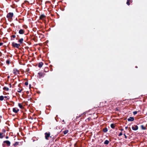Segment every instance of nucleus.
I'll return each mask as SVG.
<instances>
[{
	"instance_id": "72a5a7b5",
	"label": "nucleus",
	"mask_w": 147,
	"mask_h": 147,
	"mask_svg": "<svg viewBox=\"0 0 147 147\" xmlns=\"http://www.w3.org/2000/svg\"><path fill=\"white\" fill-rule=\"evenodd\" d=\"M122 135H123L122 133L121 132L119 133V136H122Z\"/></svg>"
},
{
	"instance_id": "4be33fe9",
	"label": "nucleus",
	"mask_w": 147,
	"mask_h": 147,
	"mask_svg": "<svg viewBox=\"0 0 147 147\" xmlns=\"http://www.w3.org/2000/svg\"><path fill=\"white\" fill-rule=\"evenodd\" d=\"M16 37V36L15 35H13L11 36V40H14V39L12 38H15Z\"/></svg>"
},
{
	"instance_id": "9d476101",
	"label": "nucleus",
	"mask_w": 147,
	"mask_h": 147,
	"mask_svg": "<svg viewBox=\"0 0 147 147\" xmlns=\"http://www.w3.org/2000/svg\"><path fill=\"white\" fill-rule=\"evenodd\" d=\"M19 111V109H18L16 108H13V112H14L16 113H17Z\"/></svg>"
},
{
	"instance_id": "5701e85b",
	"label": "nucleus",
	"mask_w": 147,
	"mask_h": 147,
	"mask_svg": "<svg viewBox=\"0 0 147 147\" xmlns=\"http://www.w3.org/2000/svg\"><path fill=\"white\" fill-rule=\"evenodd\" d=\"M19 144V142H15L14 144H13V145L15 146H18Z\"/></svg>"
},
{
	"instance_id": "c03bdc74",
	"label": "nucleus",
	"mask_w": 147,
	"mask_h": 147,
	"mask_svg": "<svg viewBox=\"0 0 147 147\" xmlns=\"http://www.w3.org/2000/svg\"><path fill=\"white\" fill-rule=\"evenodd\" d=\"M31 86V84H30L29 85V87H30Z\"/></svg>"
},
{
	"instance_id": "f704fd0d",
	"label": "nucleus",
	"mask_w": 147,
	"mask_h": 147,
	"mask_svg": "<svg viewBox=\"0 0 147 147\" xmlns=\"http://www.w3.org/2000/svg\"><path fill=\"white\" fill-rule=\"evenodd\" d=\"M3 43L0 42V46H2L3 45Z\"/></svg>"
},
{
	"instance_id": "20e7f679",
	"label": "nucleus",
	"mask_w": 147,
	"mask_h": 147,
	"mask_svg": "<svg viewBox=\"0 0 147 147\" xmlns=\"http://www.w3.org/2000/svg\"><path fill=\"white\" fill-rule=\"evenodd\" d=\"M38 76H37L39 79H40L41 77H44V74L41 72H39L38 73Z\"/></svg>"
},
{
	"instance_id": "de8ad7c7",
	"label": "nucleus",
	"mask_w": 147,
	"mask_h": 147,
	"mask_svg": "<svg viewBox=\"0 0 147 147\" xmlns=\"http://www.w3.org/2000/svg\"><path fill=\"white\" fill-rule=\"evenodd\" d=\"M63 122H64V120H63Z\"/></svg>"
},
{
	"instance_id": "a18cd8bd",
	"label": "nucleus",
	"mask_w": 147,
	"mask_h": 147,
	"mask_svg": "<svg viewBox=\"0 0 147 147\" xmlns=\"http://www.w3.org/2000/svg\"><path fill=\"white\" fill-rule=\"evenodd\" d=\"M123 129H121V131H123Z\"/></svg>"
},
{
	"instance_id": "ea45409f",
	"label": "nucleus",
	"mask_w": 147,
	"mask_h": 147,
	"mask_svg": "<svg viewBox=\"0 0 147 147\" xmlns=\"http://www.w3.org/2000/svg\"><path fill=\"white\" fill-rule=\"evenodd\" d=\"M116 109V111H119V109Z\"/></svg>"
},
{
	"instance_id": "4468645a",
	"label": "nucleus",
	"mask_w": 147,
	"mask_h": 147,
	"mask_svg": "<svg viewBox=\"0 0 147 147\" xmlns=\"http://www.w3.org/2000/svg\"><path fill=\"white\" fill-rule=\"evenodd\" d=\"M140 127L142 130H144L146 129V126H144L143 125H141Z\"/></svg>"
},
{
	"instance_id": "8fccbe9b",
	"label": "nucleus",
	"mask_w": 147,
	"mask_h": 147,
	"mask_svg": "<svg viewBox=\"0 0 147 147\" xmlns=\"http://www.w3.org/2000/svg\"><path fill=\"white\" fill-rule=\"evenodd\" d=\"M9 76H8V78H9Z\"/></svg>"
},
{
	"instance_id": "a19ab883",
	"label": "nucleus",
	"mask_w": 147,
	"mask_h": 147,
	"mask_svg": "<svg viewBox=\"0 0 147 147\" xmlns=\"http://www.w3.org/2000/svg\"><path fill=\"white\" fill-rule=\"evenodd\" d=\"M134 120H128V121H133Z\"/></svg>"
},
{
	"instance_id": "37998d69",
	"label": "nucleus",
	"mask_w": 147,
	"mask_h": 147,
	"mask_svg": "<svg viewBox=\"0 0 147 147\" xmlns=\"http://www.w3.org/2000/svg\"><path fill=\"white\" fill-rule=\"evenodd\" d=\"M117 119V120H118L119 119Z\"/></svg>"
},
{
	"instance_id": "49530a36",
	"label": "nucleus",
	"mask_w": 147,
	"mask_h": 147,
	"mask_svg": "<svg viewBox=\"0 0 147 147\" xmlns=\"http://www.w3.org/2000/svg\"><path fill=\"white\" fill-rule=\"evenodd\" d=\"M136 68H138V67H137V66H136Z\"/></svg>"
},
{
	"instance_id": "473e14b6",
	"label": "nucleus",
	"mask_w": 147,
	"mask_h": 147,
	"mask_svg": "<svg viewBox=\"0 0 147 147\" xmlns=\"http://www.w3.org/2000/svg\"><path fill=\"white\" fill-rule=\"evenodd\" d=\"M26 86L28 85V81L26 82L24 84Z\"/></svg>"
},
{
	"instance_id": "aec40b11",
	"label": "nucleus",
	"mask_w": 147,
	"mask_h": 147,
	"mask_svg": "<svg viewBox=\"0 0 147 147\" xmlns=\"http://www.w3.org/2000/svg\"><path fill=\"white\" fill-rule=\"evenodd\" d=\"M111 128L114 129L115 127V124L113 123H112L111 125Z\"/></svg>"
},
{
	"instance_id": "6e6552de",
	"label": "nucleus",
	"mask_w": 147,
	"mask_h": 147,
	"mask_svg": "<svg viewBox=\"0 0 147 147\" xmlns=\"http://www.w3.org/2000/svg\"><path fill=\"white\" fill-rule=\"evenodd\" d=\"M46 18V16H45L44 14L41 15L39 17L40 19L43 20L44 19H45Z\"/></svg>"
},
{
	"instance_id": "cd10ccee",
	"label": "nucleus",
	"mask_w": 147,
	"mask_h": 147,
	"mask_svg": "<svg viewBox=\"0 0 147 147\" xmlns=\"http://www.w3.org/2000/svg\"><path fill=\"white\" fill-rule=\"evenodd\" d=\"M3 133H0V138H2L3 137Z\"/></svg>"
},
{
	"instance_id": "c9c22d12",
	"label": "nucleus",
	"mask_w": 147,
	"mask_h": 147,
	"mask_svg": "<svg viewBox=\"0 0 147 147\" xmlns=\"http://www.w3.org/2000/svg\"><path fill=\"white\" fill-rule=\"evenodd\" d=\"M2 131L3 132L5 133V130L4 129H3L2 130Z\"/></svg>"
},
{
	"instance_id": "2eb2a0df",
	"label": "nucleus",
	"mask_w": 147,
	"mask_h": 147,
	"mask_svg": "<svg viewBox=\"0 0 147 147\" xmlns=\"http://www.w3.org/2000/svg\"><path fill=\"white\" fill-rule=\"evenodd\" d=\"M91 115L92 116L91 117H88V118H86V119H88V120H89V119H95V118H94V117H92L93 116H92V115ZM96 118H97V117Z\"/></svg>"
},
{
	"instance_id": "c756f323",
	"label": "nucleus",
	"mask_w": 147,
	"mask_h": 147,
	"mask_svg": "<svg viewBox=\"0 0 147 147\" xmlns=\"http://www.w3.org/2000/svg\"><path fill=\"white\" fill-rule=\"evenodd\" d=\"M22 90L23 89L21 90L20 88H19L18 90V92L19 93L21 92Z\"/></svg>"
},
{
	"instance_id": "f8f14e48",
	"label": "nucleus",
	"mask_w": 147,
	"mask_h": 147,
	"mask_svg": "<svg viewBox=\"0 0 147 147\" xmlns=\"http://www.w3.org/2000/svg\"><path fill=\"white\" fill-rule=\"evenodd\" d=\"M24 40V39L23 38H21L20 39L18 40V42H19L20 44H22L23 43V41Z\"/></svg>"
},
{
	"instance_id": "a878e982",
	"label": "nucleus",
	"mask_w": 147,
	"mask_h": 147,
	"mask_svg": "<svg viewBox=\"0 0 147 147\" xmlns=\"http://www.w3.org/2000/svg\"><path fill=\"white\" fill-rule=\"evenodd\" d=\"M10 63V60L9 59H8L6 61V63L7 65H9Z\"/></svg>"
},
{
	"instance_id": "e433bc0d",
	"label": "nucleus",
	"mask_w": 147,
	"mask_h": 147,
	"mask_svg": "<svg viewBox=\"0 0 147 147\" xmlns=\"http://www.w3.org/2000/svg\"><path fill=\"white\" fill-rule=\"evenodd\" d=\"M4 98H7V99H7H9V98H7V96H5L4 97Z\"/></svg>"
},
{
	"instance_id": "412c9836",
	"label": "nucleus",
	"mask_w": 147,
	"mask_h": 147,
	"mask_svg": "<svg viewBox=\"0 0 147 147\" xmlns=\"http://www.w3.org/2000/svg\"><path fill=\"white\" fill-rule=\"evenodd\" d=\"M18 105L20 108L22 109L23 108V106L21 103H19L18 104Z\"/></svg>"
},
{
	"instance_id": "39448f33",
	"label": "nucleus",
	"mask_w": 147,
	"mask_h": 147,
	"mask_svg": "<svg viewBox=\"0 0 147 147\" xmlns=\"http://www.w3.org/2000/svg\"><path fill=\"white\" fill-rule=\"evenodd\" d=\"M45 139L47 140H48L49 139L48 138L50 137V133H47L46 132L45 133Z\"/></svg>"
},
{
	"instance_id": "6ab92c4d",
	"label": "nucleus",
	"mask_w": 147,
	"mask_h": 147,
	"mask_svg": "<svg viewBox=\"0 0 147 147\" xmlns=\"http://www.w3.org/2000/svg\"><path fill=\"white\" fill-rule=\"evenodd\" d=\"M109 143V141L107 140H105V141L104 142V144H108Z\"/></svg>"
},
{
	"instance_id": "4c0bfd02",
	"label": "nucleus",
	"mask_w": 147,
	"mask_h": 147,
	"mask_svg": "<svg viewBox=\"0 0 147 147\" xmlns=\"http://www.w3.org/2000/svg\"><path fill=\"white\" fill-rule=\"evenodd\" d=\"M124 135L125 136V138L126 139L127 138V136H126V135H125V134H124Z\"/></svg>"
},
{
	"instance_id": "393cba45",
	"label": "nucleus",
	"mask_w": 147,
	"mask_h": 147,
	"mask_svg": "<svg viewBox=\"0 0 147 147\" xmlns=\"http://www.w3.org/2000/svg\"><path fill=\"white\" fill-rule=\"evenodd\" d=\"M4 97L3 96H0V100L1 101L3 100L4 99Z\"/></svg>"
},
{
	"instance_id": "79ce46f5",
	"label": "nucleus",
	"mask_w": 147,
	"mask_h": 147,
	"mask_svg": "<svg viewBox=\"0 0 147 147\" xmlns=\"http://www.w3.org/2000/svg\"><path fill=\"white\" fill-rule=\"evenodd\" d=\"M9 85H10V86L11 87V84H10Z\"/></svg>"
},
{
	"instance_id": "b1692460",
	"label": "nucleus",
	"mask_w": 147,
	"mask_h": 147,
	"mask_svg": "<svg viewBox=\"0 0 147 147\" xmlns=\"http://www.w3.org/2000/svg\"><path fill=\"white\" fill-rule=\"evenodd\" d=\"M49 71V69L48 68L45 67L44 69V71L45 72H48Z\"/></svg>"
},
{
	"instance_id": "0eeeda50",
	"label": "nucleus",
	"mask_w": 147,
	"mask_h": 147,
	"mask_svg": "<svg viewBox=\"0 0 147 147\" xmlns=\"http://www.w3.org/2000/svg\"><path fill=\"white\" fill-rule=\"evenodd\" d=\"M138 127L137 125H133L132 127V129L134 130H136L138 129Z\"/></svg>"
},
{
	"instance_id": "58836bf2",
	"label": "nucleus",
	"mask_w": 147,
	"mask_h": 147,
	"mask_svg": "<svg viewBox=\"0 0 147 147\" xmlns=\"http://www.w3.org/2000/svg\"><path fill=\"white\" fill-rule=\"evenodd\" d=\"M8 138H9V137H8V136H6V139H8Z\"/></svg>"
},
{
	"instance_id": "dca6fc26",
	"label": "nucleus",
	"mask_w": 147,
	"mask_h": 147,
	"mask_svg": "<svg viewBox=\"0 0 147 147\" xmlns=\"http://www.w3.org/2000/svg\"><path fill=\"white\" fill-rule=\"evenodd\" d=\"M43 65V63L42 62H40L38 63V66L39 67L41 68L42 67Z\"/></svg>"
},
{
	"instance_id": "c85d7f7f",
	"label": "nucleus",
	"mask_w": 147,
	"mask_h": 147,
	"mask_svg": "<svg viewBox=\"0 0 147 147\" xmlns=\"http://www.w3.org/2000/svg\"><path fill=\"white\" fill-rule=\"evenodd\" d=\"M29 70H30V69H29V68L27 69H26V71H25V73L26 74H27L28 73V72L29 71Z\"/></svg>"
},
{
	"instance_id": "ddd939ff",
	"label": "nucleus",
	"mask_w": 147,
	"mask_h": 147,
	"mask_svg": "<svg viewBox=\"0 0 147 147\" xmlns=\"http://www.w3.org/2000/svg\"><path fill=\"white\" fill-rule=\"evenodd\" d=\"M132 0H127L126 4L128 5H130V3H132Z\"/></svg>"
},
{
	"instance_id": "f3484780",
	"label": "nucleus",
	"mask_w": 147,
	"mask_h": 147,
	"mask_svg": "<svg viewBox=\"0 0 147 147\" xmlns=\"http://www.w3.org/2000/svg\"><path fill=\"white\" fill-rule=\"evenodd\" d=\"M3 90L5 91H8L9 90V88L6 87H4L3 88Z\"/></svg>"
},
{
	"instance_id": "423d86ee",
	"label": "nucleus",
	"mask_w": 147,
	"mask_h": 147,
	"mask_svg": "<svg viewBox=\"0 0 147 147\" xmlns=\"http://www.w3.org/2000/svg\"><path fill=\"white\" fill-rule=\"evenodd\" d=\"M13 74L16 75H17L18 74H20L19 71L16 69H13Z\"/></svg>"
},
{
	"instance_id": "09e8293b",
	"label": "nucleus",
	"mask_w": 147,
	"mask_h": 147,
	"mask_svg": "<svg viewBox=\"0 0 147 147\" xmlns=\"http://www.w3.org/2000/svg\"><path fill=\"white\" fill-rule=\"evenodd\" d=\"M55 119H56V117L55 118Z\"/></svg>"
},
{
	"instance_id": "f03ea898",
	"label": "nucleus",
	"mask_w": 147,
	"mask_h": 147,
	"mask_svg": "<svg viewBox=\"0 0 147 147\" xmlns=\"http://www.w3.org/2000/svg\"><path fill=\"white\" fill-rule=\"evenodd\" d=\"M12 46L14 48H19V47L20 46V44H17L13 42L12 43Z\"/></svg>"
},
{
	"instance_id": "7c9ffc66",
	"label": "nucleus",
	"mask_w": 147,
	"mask_h": 147,
	"mask_svg": "<svg viewBox=\"0 0 147 147\" xmlns=\"http://www.w3.org/2000/svg\"><path fill=\"white\" fill-rule=\"evenodd\" d=\"M127 119H134V117H130Z\"/></svg>"
},
{
	"instance_id": "7ed1b4c3",
	"label": "nucleus",
	"mask_w": 147,
	"mask_h": 147,
	"mask_svg": "<svg viewBox=\"0 0 147 147\" xmlns=\"http://www.w3.org/2000/svg\"><path fill=\"white\" fill-rule=\"evenodd\" d=\"M13 14L12 12H10L8 13L7 16V18H11L13 16Z\"/></svg>"
},
{
	"instance_id": "9b49d317",
	"label": "nucleus",
	"mask_w": 147,
	"mask_h": 147,
	"mask_svg": "<svg viewBox=\"0 0 147 147\" xmlns=\"http://www.w3.org/2000/svg\"><path fill=\"white\" fill-rule=\"evenodd\" d=\"M24 30L23 29H20L19 30V33L20 34H23L24 33Z\"/></svg>"
},
{
	"instance_id": "a211bd4d",
	"label": "nucleus",
	"mask_w": 147,
	"mask_h": 147,
	"mask_svg": "<svg viewBox=\"0 0 147 147\" xmlns=\"http://www.w3.org/2000/svg\"><path fill=\"white\" fill-rule=\"evenodd\" d=\"M103 131L104 132L106 133L108 131V129L107 128H104L103 129Z\"/></svg>"
},
{
	"instance_id": "1a4fd4ad",
	"label": "nucleus",
	"mask_w": 147,
	"mask_h": 147,
	"mask_svg": "<svg viewBox=\"0 0 147 147\" xmlns=\"http://www.w3.org/2000/svg\"><path fill=\"white\" fill-rule=\"evenodd\" d=\"M3 143H6L7 146H10V142L9 141H5L3 142Z\"/></svg>"
},
{
	"instance_id": "f257e3e1",
	"label": "nucleus",
	"mask_w": 147,
	"mask_h": 147,
	"mask_svg": "<svg viewBox=\"0 0 147 147\" xmlns=\"http://www.w3.org/2000/svg\"><path fill=\"white\" fill-rule=\"evenodd\" d=\"M86 113L85 112H84L80 115H79L78 116H77L76 119L80 118V119H84L87 115H88V114L87 113V114L86 115Z\"/></svg>"
},
{
	"instance_id": "bb28decb",
	"label": "nucleus",
	"mask_w": 147,
	"mask_h": 147,
	"mask_svg": "<svg viewBox=\"0 0 147 147\" xmlns=\"http://www.w3.org/2000/svg\"><path fill=\"white\" fill-rule=\"evenodd\" d=\"M68 130H66L64 131L63 133L64 134H66L68 133Z\"/></svg>"
},
{
	"instance_id": "2f4dec72",
	"label": "nucleus",
	"mask_w": 147,
	"mask_h": 147,
	"mask_svg": "<svg viewBox=\"0 0 147 147\" xmlns=\"http://www.w3.org/2000/svg\"><path fill=\"white\" fill-rule=\"evenodd\" d=\"M138 112L137 111H135L133 112V113L134 115H135L137 114Z\"/></svg>"
}]
</instances>
